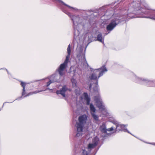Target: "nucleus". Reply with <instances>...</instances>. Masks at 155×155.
I'll use <instances>...</instances> for the list:
<instances>
[{"mask_svg":"<svg viewBox=\"0 0 155 155\" xmlns=\"http://www.w3.org/2000/svg\"><path fill=\"white\" fill-rule=\"evenodd\" d=\"M97 40L100 42H102V35L101 33H100V34H98L97 37Z\"/></svg>","mask_w":155,"mask_h":155,"instance_id":"nucleus-10","label":"nucleus"},{"mask_svg":"<svg viewBox=\"0 0 155 155\" xmlns=\"http://www.w3.org/2000/svg\"><path fill=\"white\" fill-rule=\"evenodd\" d=\"M67 51L68 52V55H70L71 53V49L70 45L69 44L68 47L67 48Z\"/></svg>","mask_w":155,"mask_h":155,"instance_id":"nucleus-15","label":"nucleus"},{"mask_svg":"<svg viewBox=\"0 0 155 155\" xmlns=\"http://www.w3.org/2000/svg\"><path fill=\"white\" fill-rule=\"evenodd\" d=\"M73 20V23L74 24V20Z\"/></svg>","mask_w":155,"mask_h":155,"instance_id":"nucleus-26","label":"nucleus"},{"mask_svg":"<svg viewBox=\"0 0 155 155\" xmlns=\"http://www.w3.org/2000/svg\"><path fill=\"white\" fill-rule=\"evenodd\" d=\"M113 127H111L110 128L107 129L106 130V133H107V131H112L113 130Z\"/></svg>","mask_w":155,"mask_h":155,"instance_id":"nucleus-17","label":"nucleus"},{"mask_svg":"<svg viewBox=\"0 0 155 155\" xmlns=\"http://www.w3.org/2000/svg\"><path fill=\"white\" fill-rule=\"evenodd\" d=\"M117 20H113L107 26L106 29L108 31V33L111 31L117 25L119 22H117Z\"/></svg>","mask_w":155,"mask_h":155,"instance_id":"nucleus-4","label":"nucleus"},{"mask_svg":"<svg viewBox=\"0 0 155 155\" xmlns=\"http://www.w3.org/2000/svg\"><path fill=\"white\" fill-rule=\"evenodd\" d=\"M71 81L72 82H73H73H74V83H75V82H73V81H72V80H71Z\"/></svg>","mask_w":155,"mask_h":155,"instance_id":"nucleus-25","label":"nucleus"},{"mask_svg":"<svg viewBox=\"0 0 155 155\" xmlns=\"http://www.w3.org/2000/svg\"><path fill=\"white\" fill-rule=\"evenodd\" d=\"M82 154L83 155H87V151L85 150H83Z\"/></svg>","mask_w":155,"mask_h":155,"instance_id":"nucleus-18","label":"nucleus"},{"mask_svg":"<svg viewBox=\"0 0 155 155\" xmlns=\"http://www.w3.org/2000/svg\"><path fill=\"white\" fill-rule=\"evenodd\" d=\"M68 90V89L66 87V85H64L61 89V90L62 93H64L65 94V92Z\"/></svg>","mask_w":155,"mask_h":155,"instance_id":"nucleus-12","label":"nucleus"},{"mask_svg":"<svg viewBox=\"0 0 155 155\" xmlns=\"http://www.w3.org/2000/svg\"><path fill=\"white\" fill-rule=\"evenodd\" d=\"M21 86L23 87V91L22 92V96H24V97H27L28 96L30 95H32L33 94H36L38 92H41L42 91H36L34 92H30V93H28V94H27V95H25L26 94V92H25V87L26 86V84L22 82H21Z\"/></svg>","mask_w":155,"mask_h":155,"instance_id":"nucleus-5","label":"nucleus"},{"mask_svg":"<svg viewBox=\"0 0 155 155\" xmlns=\"http://www.w3.org/2000/svg\"><path fill=\"white\" fill-rule=\"evenodd\" d=\"M92 116L93 117L94 119L96 121H97L98 120V117L97 115H96L94 113H91Z\"/></svg>","mask_w":155,"mask_h":155,"instance_id":"nucleus-14","label":"nucleus"},{"mask_svg":"<svg viewBox=\"0 0 155 155\" xmlns=\"http://www.w3.org/2000/svg\"><path fill=\"white\" fill-rule=\"evenodd\" d=\"M94 100L97 104V106L98 108L100 109H103L104 106L102 104V103L100 101V97L99 95L95 96L94 97Z\"/></svg>","mask_w":155,"mask_h":155,"instance_id":"nucleus-6","label":"nucleus"},{"mask_svg":"<svg viewBox=\"0 0 155 155\" xmlns=\"http://www.w3.org/2000/svg\"><path fill=\"white\" fill-rule=\"evenodd\" d=\"M90 110L91 111V113H94L96 111V109L94 105L91 104L90 105Z\"/></svg>","mask_w":155,"mask_h":155,"instance_id":"nucleus-11","label":"nucleus"},{"mask_svg":"<svg viewBox=\"0 0 155 155\" xmlns=\"http://www.w3.org/2000/svg\"><path fill=\"white\" fill-rule=\"evenodd\" d=\"M133 15V14H130L129 15H130V16H129V17H130V18H136V17Z\"/></svg>","mask_w":155,"mask_h":155,"instance_id":"nucleus-19","label":"nucleus"},{"mask_svg":"<svg viewBox=\"0 0 155 155\" xmlns=\"http://www.w3.org/2000/svg\"><path fill=\"white\" fill-rule=\"evenodd\" d=\"M56 93L57 94H61L64 97H65V94H64V93H62L61 90H57Z\"/></svg>","mask_w":155,"mask_h":155,"instance_id":"nucleus-16","label":"nucleus"},{"mask_svg":"<svg viewBox=\"0 0 155 155\" xmlns=\"http://www.w3.org/2000/svg\"><path fill=\"white\" fill-rule=\"evenodd\" d=\"M84 99L86 101V104L89 105L90 104V98L88 97V95L87 93H84Z\"/></svg>","mask_w":155,"mask_h":155,"instance_id":"nucleus-7","label":"nucleus"},{"mask_svg":"<svg viewBox=\"0 0 155 155\" xmlns=\"http://www.w3.org/2000/svg\"><path fill=\"white\" fill-rule=\"evenodd\" d=\"M101 68L95 70L91 75L89 77V78L91 80H97V84L98 78L101 76H102L103 73L104 71H107V69L105 67H103L102 71H101Z\"/></svg>","mask_w":155,"mask_h":155,"instance_id":"nucleus-2","label":"nucleus"},{"mask_svg":"<svg viewBox=\"0 0 155 155\" xmlns=\"http://www.w3.org/2000/svg\"><path fill=\"white\" fill-rule=\"evenodd\" d=\"M118 126V125H117H117H116V127H117Z\"/></svg>","mask_w":155,"mask_h":155,"instance_id":"nucleus-28","label":"nucleus"},{"mask_svg":"<svg viewBox=\"0 0 155 155\" xmlns=\"http://www.w3.org/2000/svg\"><path fill=\"white\" fill-rule=\"evenodd\" d=\"M75 93H76V94H77H77H79V93H77V90H75Z\"/></svg>","mask_w":155,"mask_h":155,"instance_id":"nucleus-23","label":"nucleus"},{"mask_svg":"<svg viewBox=\"0 0 155 155\" xmlns=\"http://www.w3.org/2000/svg\"><path fill=\"white\" fill-rule=\"evenodd\" d=\"M100 130L105 134H106V126L104 123H103L102 125L100 127Z\"/></svg>","mask_w":155,"mask_h":155,"instance_id":"nucleus-8","label":"nucleus"},{"mask_svg":"<svg viewBox=\"0 0 155 155\" xmlns=\"http://www.w3.org/2000/svg\"><path fill=\"white\" fill-rule=\"evenodd\" d=\"M87 116L85 114L81 115L79 117L78 122H76V126L78 132H81L82 131L84 126L87 120Z\"/></svg>","mask_w":155,"mask_h":155,"instance_id":"nucleus-1","label":"nucleus"},{"mask_svg":"<svg viewBox=\"0 0 155 155\" xmlns=\"http://www.w3.org/2000/svg\"><path fill=\"white\" fill-rule=\"evenodd\" d=\"M70 56V55H68L66 56V59L64 62L60 65L58 70L60 76H62L64 74V70L67 66Z\"/></svg>","mask_w":155,"mask_h":155,"instance_id":"nucleus-3","label":"nucleus"},{"mask_svg":"<svg viewBox=\"0 0 155 155\" xmlns=\"http://www.w3.org/2000/svg\"><path fill=\"white\" fill-rule=\"evenodd\" d=\"M96 146V144L93 143H89L88 145L87 148L88 149H92L94 148Z\"/></svg>","mask_w":155,"mask_h":155,"instance_id":"nucleus-13","label":"nucleus"},{"mask_svg":"<svg viewBox=\"0 0 155 155\" xmlns=\"http://www.w3.org/2000/svg\"><path fill=\"white\" fill-rule=\"evenodd\" d=\"M80 135V134L79 133H77L76 134V136H77V137H78V136H79Z\"/></svg>","mask_w":155,"mask_h":155,"instance_id":"nucleus-22","label":"nucleus"},{"mask_svg":"<svg viewBox=\"0 0 155 155\" xmlns=\"http://www.w3.org/2000/svg\"><path fill=\"white\" fill-rule=\"evenodd\" d=\"M51 83H52L51 81V80H50L47 83V87H48V86H49Z\"/></svg>","mask_w":155,"mask_h":155,"instance_id":"nucleus-20","label":"nucleus"},{"mask_svg":"<svg viewBox=\"0 0 155 155\" xmlns=\"http://www.w3.org/2000/svg\"><path fill=\"white\" fill-rule=\"evenodd\" d=\"M75 82V81L74 80H73Z\"/></svg>","mask_w":155,"mask_h":155,"instance_id":"nucleus-27","label":"nucleus"},{"mask_svg":"<svg viewBox=\"0 0 155 155\" xmlns=\"http://www.w3.org/2000/svg\"><path fill=\"white\" fill-rule=\"evenodd\" d=\"M99 141V139L98 137H94L92 140V143L94 144H96L97 146L98 143V142Z\"/></svg>","mask_w":155,"mask_h":155,"instance_id":"nucleus-9","label":"nucleus"},{"mask_svg":"<svg viewBox=\"0 0 155 155\" xmlns=\"http://www.w3.org/2000/svg\"><path fill=\"white\" fill-rule=\"evenodd\" d=\"M105 15V13H104V14L103 15V16H104Z\"/></svg>","mask_w":155,"mask_h":155,"instance_id":"nucleus-24","label":"nucleus"},{"mask_svg":"<svg viewBox=\"0 0 155 155\" xmlns=\"http://www.w3.org/2000/svg\"><path fill=\"white\" fill-rule=\"evenodd\" d=\"M63 4L64 5L67 6V7H68L69 8H72V7L69 6L68 5L66 4H65V3H64V2H63Z\"/></svg>","mask_w":155,"mask_h":155,"instance_id":"nucleus-21","label":"nucleus"}]
</instances>
